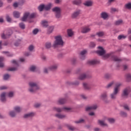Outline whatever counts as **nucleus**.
Here are the masks:
<instances>
[{"label":"nucleus","mask_w":131,"mask_h":131,"mask_svg":"<svg viewBox=\"0 0 131 131\" xmlns=\"http://www.w3.org/2000/svg\"><path fill=\"white\" fill-rule=\"evenodd\" d=\"M121 86V83H118L116 84V86L114 88L113 93L110 94V97L112 100H116V98L117 97V94L119 93V88Z\"/></svg>","instance_id":"f257e3e1"},{"label":"nucleus","mask_w":131,"mask_h":131,"mask_svg":"<svg viewBox=\"0 0 131 131\" xmlns=\"http://www.w3.org/2000/svg\"><path fill=\"white\" fill-rule=\"evenodd\" d=\"M55 40L53 44V48H58L59 46L63 47L64 46V41L62 39V37L60 35L55 37Z\"/></svg>","instance_id":"f03ea898"},{"label":"nucleus","mask_w":131,"mask_h":131,"mask_svg":"<svg viewBox=\"0 0 131 131\" xmlns=\"http://www.w3.org/2000/svg\"><path fill=\"white\" fill-rule=\"evenodd\" d=\"M29 91L30 93H35L36 91L39 90V85L38 83L35 82H30L29 83Z\"/></svg>","instance_id":"7ed1b4c3"},{"label":"nucleus","mask_w":131,"mask_h":131,"mask_svg":"<svg viewBox=\"0 0 131 131\" xmlns=\"http://www.w3.org/2000/svg\"><path fill=\"white\" fill-rule=\"evenodd\" d=\"M36 17V13H30L29 12H25L24 14L23 17L21 18V20L24 22L27 21V18L29 19H33V18H35Z\"/></svg>","instance_id":"20e7f679"},{"label":"nucleus","mask_w":131,"mask_h":131,"mask_svg":"<svg viewBox=\"0 0 131 131\" xmlns=\"http://www.w3.org/2000/svg\"><path fill=\"white\" fill-rule=\"evenodd\" d=\"M131 92V89L130 87H127L125 88L122 94L123 98H127V96H128L129 93Z\"/></svg>","instance_id":"39448f33"},{"label":"nucleus","mask_w":131,"mask_h":131,"mask_svg":"<svg viewBox=\"0 0 131 131\" xmlns=\"http://www.w3.org/2000/svg\"><path fill=\"white\" fill-rule=\"evenodd\" d=\"M98 51H97V54L99 55V56H104L106 54V51L104 50V48L102 47H98Z\"/></svg>","instance_id":"423d86ee"},{"label":"nucleus","mask_w":131,"mask_h":131,"mask_svg":"<svg viewBox=\"0 0 131 131\" xmlns=\"http://www.w3.org/2000/svg\"><path fill=\"white\" fill-rule=\"evenodd\" d=\"M58 68V64H54L48 68L44 69V73H48L49 70H56Z\"/></svg>","instance_id":"0eeeda50"},{"label":"nucleus","mask_w":131,"mask_h":131,"mask_svg":"<svg viewBox=\"0 0 131 131\" xmlns=\"http://www.w3.org/2000/svg\"><path fill=\"white\" fill-rule=\"evenodd\" d=\"M79 15H80V10H77L72 14L71 17L73 19H77L79 17Z\"/></svg>","instance_id":"6e6552de"},{"label":"nucleus","mask_w":131,"mask_h":131,"mask_svg":"<svg viewBox=\"0 0 131 131\" xmlns=\"http://www.w3.org/2000/svg\"><path fill=\"white\" fill-rule=\"evenodd\" d=\"M63 110L65 111H70L71 108L69 107H64L63 108H61L59 107L53 108V110H54V111H56L57 112H62V111H63Z\"/></svg>","instance_id":"1a4fd4ad"},{"label":"nucleus","mask_w":131,"mask_h":131,"mask_svg":"<svg viewBox=\"0 0 131 131\" xmlns=\"http://www.w3.org/2000/svg\"><path fill=\"white\" fill-rule=\"evenodd\" d=\"M12 33H13V31H12L11 30H9L8 31L6 35H5L4 34H3L2 35V38L4 39L8 38L9 36H10V35H12Z\"/></svg>","instance_id":"9d476101"},{"label":"nucleus","mask_w":131,"mask_h":131,"mask_svg":"<svg viewBox=\"0 0 131 131\" xmlns=\"http://www.w3.org/2000/svg\"><path fill=\"white\" fill-rule=\"evenodd\" d=\"M91 31V28L89 27H84L82 28V30L81 32L82 33H88V32H90Z\"/></svg>","instance_id":"9b49d317"},{"label":"nucleus","mask_w":131,"mask_h":131,"mask_svg":"<svg viewBox=\"0 0 131 131\" xmlns=\"http://www.w3.org/2000/svg\"><path fill=\"white\" fill-rule=\"evenodd\" d=\"M35 115V113L33 112H31L28 114H26L24 116V118H30L31 117H33Z\"/></svg>","instance_id":"f8f14e48"},{"label":"nucleus","mask_w":131,"mask_h":131,"mask_svg":"<svg viewBox=\"0 0 131 131\" xmlns=\"http://www.w3.org/2000/svg\"><path fill=\"white\" fill-rule=\"evenodd\" d=\"M25 3V1L24 0H21L18 3H14L13 4V7L14 8H17L18 6H23V5Z\"/></svg>","instance_id":"ddd939ff"},{"label":"nucleus","mask_w":131,"mask_h":131,"mask_svg":"<svg viewBox=\"0 0 131 131\" xmlns=\"http://www.w3.org/2000/svg\"><path fill=\"white\" fill-rule=\"evenodd\" d=\"M101 17L102 18L103 20H106L108 18V17H109V15H108V13L105 12H103L100 14Z\"/></svg>","instance_id":"4468645a"},{"label":"nucleus","mask_w":131,"mask_h":131,"mask_svg":"<svg viewBox=\"0 0 131 131\" xmlns=\"http://www.w3.org/2000/svg\"><path fill=\"white\" fill-rule=\"evenodd\" d=\"M97 105H94L91 106H88L85 108L86 111H91V110H96L97 109Z\"/></svg>","instance_id":"2eb2a0df"},{"label":"nucleus","mask_w":131,"mask_h":131,"mask_svg":"<svg viewBox=\"0 0 131 131\" xmlns=\"http://www.w3.org/2000/svg\"><path fill=\"white\" fill-rule=\"evenodd\" d=\"M104 34L103 32H98L96 33V35H91V37H95V35H97L99 37H102V36H103Z\"/></svg>","instance_id":"dca6fc26"},{"label":"nucleus","mask_w":131,"mask_h":131,"mask_svg":"<svg viewBox=\"0 0 131 131\" xmlns=\"http://www.w3.org/2000/svg\"><path fill=\"white\" fill-rule=\"evenodd\" d=\"M125 79H126V81H127L128 82H129L130 81H131V74L130 73H128L126 74L125 75Z\"/></svg>","instance_id":"f3484780"},{"label":"nucleus","mask_w":131,"mask_h":131,"mask_svg":"<svg viewBox=\"0 0 131 131\" xmlns=\"http://www.w3.org/2000/svg\"><path fill=\"white\" fill-rule=\"evenodd\" d=\"M20 14L21 13L18 11H15L13 13V17H14V18H20Z\"/></svg>","instance_id":"a211bd4d"},{"label":"nucleus","mask_w":131,"mask_h":131,"mask_svg":"<svg viewBox=\"0 0 131 131\" xmlns=\"http://www.w3.org/2000/svg\"><path fill=\"white\" fill-rule=\"evenodd\" d=\"M53 12H54L55 14L61 12V8L60 7H54L52 9Z\"/></svg>","instance_id":"6ab92c4d"},{"label":"nucleus","mask_w":131,"mask_h":131,"mask_svg":"<svg viewBox=\"0 0 131 131\" xmlns=\"http://www.w3.org/2000/svg\"><path fill=\"white\" fill-rule=\"evenodd\" d=\"M117 83H116V82H115V81H113L111 82L110 83H108L107 85V86H106V89H110V88H111L112 86V85H114V84H115L116 86Z\"/></svg>","instance_id":"aec40b11"},{"label":"nucleus","mask_w":131,"mask_h":131,"mask_svg":"<svg viewBox=\"0 0 131 131\" xmlns=\"http://www.w3.org/2000/svg\"><path fill=\"white\" fill-rule=\"evenodd\" d=\"M98 63H99V61L97 60H90L88 61V64L90 65H95V64H98Z\"/></svg>","instance_id":"412c9836"},{"label":"nucleus","mask_w":131,"mask_h":131,"mask_svg":"<svg viewBox=\"0 0 131 131\" xmlns=\"http://www.w3.org/2000/svg\"><path fill=\"white\" fill-rule=\"evenodd\" d=\"M112 59L113 61H115V62H121V61H122V59H121V58H120L115 56H113Z\"/></svg>","instance_id":"4be33fe9"},{"label":"nucleus","mask_w":131,"mask_h":131,"mask_svg":"<svg viewBox=\"0 0 131 131\" xmlns=\"http://www.w3.org/2000/svg\"><path fill=\"white\" fill-rule=\"evenodd\" d=\"M55 117L59 118V119H63V118H65L66 117V115H62L60 114H57L55 115Z\"/></svg>","instance_id":"5701e85b"},{"label":"nucleus","mask_w":131,"mask_h":131,"mask_svg":"<svg viewBox=\"0 0 131 131\" xmlns=\"http://www.w3.org/2000/svg\"><path fill=\"white\" fill-rule=\"evenodd\" d=\"M98 123L101 126H108V125L106 123H105V121L103 120H99Z\"/></svg>","instance_id":"b1692460"},{"label":"nucleus","mask_w":131,"mask_h":131,"mask_svg":"<svg viewBox=\"0 0 131 131\" xmlns=\"http://www.w3.org/2000/svg\"><path fill=\"white\" fill-rule=\"evenodd\" d=\"M54 31V26H50L48 27L47 30L48 34H51L52 32Z\"/></svg>","instance_id":"393cba45"},{"label":"nucleus","mask_w":131,"mask_h":131,"mask_svg":"<svg viewBox=\"0 0 131 131\" xmlns=\"http://www.w3.org/2000/svg\"><path fill=\"white\" fill-rule=\"evenodd\" d=\"M107 97H108V95L107 94V92L103 93L102 94H101V95L100 96V98L102 100H104L105 99H107Z\"/></svg>","instance_id":"a878e982"},{"label":"nucleus","mask_w":131,"mask_h":131,"mask_svg":"<svg viewBox=\"0 0 131 131\" xmlns=\"http://www.w3.org/2000/svg\"><path fill=\"white\" fill-rule=\"evenodd\" d=\"M53 6V4L49 3L47 5H45V10L46 11H49L51 9V8Z\"/></svg>","instance_id":"bb28decb"},{"label":"nucleus","mask_w":131,"mask_h":131,"mask_svg":"<svg viewBox=\"0 0 131 131\" xmlns=\"http://www.w3.org/2000/svg\"><path fill=\"white\" fill-rule=\"evenodd\" d=\"M124 8L126 10H131V2H128V3L125 4Z\"/></svg>","instance_id":"cd10ccee"},{"label":"nucleus","mask_w":131,"mask_h":131,"mask_svg":"<svg viewBox=\"0 0 131 131\" xmlns=\"http://www.w3.org/2000/svg\"><path fill=\"white\" fill-rule=\"evenodd\" d=\"M66 103V99L64 98H60L58 101V103L60 105H62V104H65Z\"/></svg>","instance_id":"c85d7f7f"},{"label":"nucleus","mask_w":131,"mask_h":131,"mask_svg":"<svg viewBox=\"0 0 131 131\" xmlns=\"http://www.w3.org/2000/svg\"><path fill=\"white\" fill-rule=\"evenodd\" d=\"M1 100L2 102H5V101H6V93L4 92L2 93L1 95Z\"/></svg>","instance_id":"c756f323"},{"label":"nucleus","mask_w":131,"mask_h":131,"mask_svg":"<svg viewBox=\"0 0 131 131\" xmlns=\"http://www.w3.org/2000/svg\"><path fill=\"white\" fill-rule=\"evenodd\" d=\"M86 77V74H85V73H83L79 76V79H80V80H83V79H85Z\"/></svg>","instance_id":"7c9ffc66"},{"label":"nucleus","mask_w":131,"mask_h":131,"mask_svg":"<svg viewBox=\"0 0 131 131\" xmlns=\"http://www.w3.org/2000/svg\"><path fill=\"white\" fill-rule=\"evenodd\" d=\"M85 54H86V51L83 50L80 53V56H81V59H84V56H85Z\"/></svg>","instance_id":"2f4dec72"},{"label":"nucleus","mask_w":131,"mask_h":131,"mask_svg":"<svg viewBox=\"0 0 131 131\" xmlns=\"http://www.w3.org/2000/svg\"><path fill=\"white\" fill-rule=\"evenodd\" d=\"M84 5L86 7H91L93 5V2L92 1H86L84 3Z\"/></svg>","instance_id":"473e14b6"},{"label":"nucleus","mask_w":131,"mask_h":131,"mask_svg":"<svg viewBox=\"0 0 131 131\" xmlns=\"http://www.w3.org/2000/svg\"><path fill=\"white\" fill-rule=\"evenodd\" d=\"M14 110L15 111H16V112H17V113H19L22 111V108L20 107V106H15L14 107Z\"/></svg>","instance_id":"72a5a7b5"},{"label":"nucleus","mask_w":131,"mask_h":131,"mask_svg":"<svg viewBox=\"0 0 131 131\" xmlns=\"http://www.w3.org/2000/svg\"><path fill=\"white\" fill-rule=\"evenodd\" d=\"M83 86L85 90H90V89H91V86H90V85L88 84V83H83Z\"/></svg>","instance_id":"f704fd0d"},{"label":"nucleus","mask_w":131,"mask_h":131,"mask_svg":"<svg viewBox=\"0 0 131 131\" xmlns=\"http://www.w3.org/2000/svg\"><path fill=\"white\" fill-rule=\"evenodd\" d=\"M41 25L44 27H47L49 25V23L47 20H43L41 22Z\"/></svg>","instance_id":"c9c22d12"},{"label":"nucleus","mask_w":131,"mask_h":131,"mask_svg":"<svg viewBox=\"0 0 131 131\" xmlns=\"http://www.w3.org/2000/svg\"><path fill=\"white\" fill-rule=\"evenodd\" d=\"M46 49H50L52 47V43L51 42H47L45 43Z\"/></svg>","instance_id":"e433bc0d"},{"label":"nucleus","mask_w":131,"mask_h":131,"mask_svg":"<svg viewBox=\"0 0 131 131\" xmlns=\"http://www.w3.org/2000/svg\"><path fill=\"white\" fill-rule=\"evenodd\" d=\"M122 23H123V21H122V20L120 19V20L116 21L115 23V24L116 25L118 26V25H121V24H122Z\"/></svg>","instance_id":"4c0bfd02"},{"label":"nucleus","mask_w":131,"mask_h":131,"mask_svg":"<svg viewBox=\"0 0 131 131\" xmlns=\"http://www.w3.org/2000/svg\"><path fill=\"white\" fill-rule=\"evenodd\" d=\"M55 15L56 19H60V18H62V16L61 15V12L55 13Z\"/></svg>","instance_id":"58836bf2"},{"label":"nucleus","mask_w":131,"mask_h":131,"mask_svg":"<svg viewBox=\"0 0 131 131\" xmlns=\"http://www.w3.org/2000/svg\"><path fill=\"white\" fill-rule=\"evenodd\" d=\"M68 34L69 36H72V35H73V31H72V30L71 29L68 30Z\"/></svg>","instance_id":"ea45409f"},{"label":"nucleus","mask_w":131,"mask_h":131,"mask_svg":"<svg viewBox=\"0 0 131 131\" xmlns=\"http://www.w3.org/2000/svg\"><path fill=\"white\" fill-rule=\"evenodd\" d=\"M119 10L117 8H111V13H115V12H118Z\"/></svg>","instance_id":"a19ab883"},{"label":"nucleus","mask_w":131,"mask_h":131,"mask_svg":"<svg viewBox=\"0 0 131 131\" xmlns=\"http://www.w3.org/2000/svg\"><path fill=\"white\" fill-rule=\"evenodd\" d=\"M73 4L74 5H80V4H81V0H75L73 1Z\"/></svg>","instance_id":"79ce46f5"},{"label":"nucleus","mask_w":131,"mask_h":131,"mask_svg":"<svg viewBox=\"0 0 131 131\" xmlns=\"http://www.w3.org/2000/svg\"><path fill=\"white\" fill-rule=\"evenodd\" d=\"M39 11L40 12L42 11V10H43V9H45V5H40L38 8Z\"/></svg>","instance_id":"37998d69"},{"label":"nucleus","mask_w":131,"mask_h":131,"mask_svg":"<svg viewBox=\"0 0 131 131\" xmlns=\"http://www.w3.org/2000/svg\"><path fill=\"white\" fill-rule=\"evenodd\" d=\"M9 115L11 117H15V116H16V113L15 112L11 111L9 112Z\"/></svg>","instance_id":"c03bdc74"},{"label":"nucleus","mask_w":131,"mask_h":131,"mask_svg":"<svg viewBox=\"0 0 131 131\" xmlns=\"http://www.w3.org/2000/svg\"><path fill=\"white\" fill-rule=\"evenodd\" d=\"M107 121H108V122H110V123H114V122H115V119L112 118H110L107 119Z\"/></svg>","instance_id":"a18cd8bd"},{"label":"nucleus","mask_w":131,"mask_h":131,"mask_svg":"<svg viewBox=\"0 0 131 131\" xmlns=\"http://www.w3.org/2000/svg\"><path fill=\"white\" fill-rule=\"evenodd\" d=\"M11 77V76L8 74L4 75V80H7V79H9Z\"/></svg>","instance_id":"49530a36"},{"label":"nucleus","mask_w":131,"mask_h":131,"mask_svg":"<svg viewBox=\"0 0 131 131\" xmlns=\"http://www.w3.org/2000/svg\"><path fill=\"white\" fill-rule=\"evenodd\" d=\"M36 70V67H35V66H32L30 68V71H32V72H34V71H35Z\"/></svg>","instance_id":"de8ad7c7"},{"label":"nucleus","mask_w":131,"mask_h":131,"mask_svg":"<svg viewBox=\"0 0 131 131\" xmlns=\"http://www.w3.org/2000/svg\"><path fill=\"white\" fill-rule=\"evenodd\" d=\"M18 68H9L8 69V71H17Z\"/></svg>","instance_id":"09e8293b"},{"label":"nucleus","mask_w":131,"mask_h":131,"mask_svg":"<svg viewBox=\"0 0 131 131\" xmlns=\"http://www.w3.org/2000/svg\"><path fill=\"white\" fill-rule=\"evenodd\" d=\"M4 61V57H0V68H3L4 67V63H2Z\"/></svg>","instance_id":"8fccbe9b"},{"label":"nucleus","mask_w":131,"mask_h":131,"mask_svg":"<svg viewBox=\"0 0 131 131\" xmlns=\"http://www.w3.org/2000/svg\"><path fill=\"white\" fill-rule=\"evenodd\" d=\"M126 38V36L123 35H120L118 36V39L120 40V39H124Z\"/></svg>","instance_id":"3c124183"},{"label":"nucleus","mask_w":131,"mask_h":131,"mask_svg":"<svg viewBox=\"0 0 131 131\" xmlns=\"http://www.w3.org/2000/svg\"><path fill=\"white\" fill-rule=\"evenodd\" d=\"M68 128H69V129H70V130H75V129H76V128L70 125H68Z\"/></svg>","instance_id":"603ef678"},{"label":"nucleus","mask_w":131,"mask_h":131,"mask_svg":"<svg viewBox=\"0 0 131 131\" xmlns=\"http://www.w3.org/2000/svg\"><path fill=\"white\" fill-rule=\"evenodd\" d=\"M28 50L30 52H33V50H34V46L30 45L28 48Z\"/></svg>","instance_id":"864d4df0"},{"label":"nucleus","mask_w":131,"mask_h":131,"mask_svg":"<svg viewBox=\"0 0 131 131\" xmlns=\"http://www.w3.org/2000/svg\"><path fill=\"white\" fill-rule=\"evenodd\" d=\"M111 56V53H107V54H104L103 55L104 58L105 59H107V58H109Z\"/></svg>","instance_id":"5fc2aeb1"},{"label":"nucleus","mask_w":131,"mask_h":131,"mask_svg":"<svg viewBox=\"0 0 131 131\" xmlns=\"http://www.w3.org/2000/svg\"><path fill=\"white\" fill-rule=\"evenodd\" d=\"M19 27L21 28V29H25V25L23 24V23H20Z\"/></svg>","instance_id":"6e6d98bb"},{"label":"nucleus","mask_w":131,"mask_h":131,"mask_svg":"<svg viewBox=\"0 0 131 131\" xmlns=\"http://www.w3.org/2000/svg\"><path fill=\"white\" fill-rule=\"evenodd\" d=\"M84 122V120L81 119L79 120L78 121H77L75 122L76 123H83Z\"/></svg>","instance_id":"4d7b16f0"},{"label":"nucleus","mask_w":131,"mask_h":131,"mask_svg":"<svg viewBox=\"0 0 131 131\" xmlns=\"http://www.w3.org/2000/svg\"><path fill=\"white\" fill-rule=\"evenodd\" d=\"M121 115L123 116V117H126L127 116V114L124 112H121Z\"/></svg>","instance_id":"13d9d810"},{"label":"nucleus","mask_w":131,"mask_h":131,"mask_svg":"<svg viewBox=\"0 0 131 131\" xmlns=\"http://www.w3.org/2000/svg\"><path fill=\"white\" fill-rule=\"evenodd\" d=\"M90 47V48H95V47H96V43L93 42H91Z\"/></svg>","instance_id":"bf43d9fd"},{"label":"nucleus","mask_w":131,"mask_h":131,"mask_svg":"<svg viewBox=\"0 0 131 131\" xmlns=\"http://www.w3.org/2000/svg\"><path fill=\"white\" fill-rule=\"evenodd\" d=\"M6 19L8 22H11L12 21V18L9 15L6 16Z\"/></svg>","instance_id":"052dcab7"},{"label":"nucleus","mask_w":131,"mask_h":131,"mask_svg":"<svg viewBox=\"0 0 131 131\" xmlns=\"http://www.w3.org/2000/svg\"><path fill=\"white\" fill-rule=\"evenodd\" d=\"M124 107V108L125 110H127V111H129L130 110V108H129V107H128V105H124L123 106Z\"/></svg>","instance_id":"680f3d73"},{"label":"nucleus","mask_w":131,"mask_h":131,"mask_svg":"<svg viewBox=\"0 0 131 131\" xmlns=\"http://www.w3.org/2000/svg\"><path fill=\"white\" fill-rule=\"evenodd\" d=\"M104 77L105 78H106V79H108V78H110V77H111V75H110V74H106L104 75Z\"/></svg>","instance_id":"e2e57ef3"},{"label":"nucleus","mask_w":131,"mask_h":131,"mask_svg":"<svg viewBox=\"0 0 131 131\" xmlns=\"http://www.w3.org/2000/svg\"><path fill=\"white\" fill-rule=\"evenodd\" d=\"M3 54H5L8 57H12V55L11 54H10V53L8 52H3Z\"/></svg>","instance_id":"0e129e2a"},{"label":"nucleus","mask_w":131,"mask_h":131,"mask_svg":"<svg viewBox=\"0 0 131 131\" xmlns=\"http://www.w3.org/2000/svg\"><path fill=\"white\" fill-rule=\"evenodd\" d=\"M14 96V93H13L12 92H9L8 93V97H9V98H12V97H13Z\"/></svg>","instance_id":"69168bd1"},{"label":"nucleus","mask_w":131,"mask_h":131,"mask_svg":"<svg viewBox=\"0 0 131 131\" xmlns=\"http://www.w3.org/2000/svg\"><path fill=\"white\" fill-rule=\"evenodd\" d=\"M12 63L13 64H15L16 66H19V64L18 63V62L15 60H12Z\"/></svg>","instance_id":"338daca9"},{"label":"nucleus","mask_w":131,"mask_h":131,"mask_svg":"<svg viewBox=\"0 0 131 131\" xmlns=\"http://www.w3.org/2000/svg\"><path fill=\"white\" fill-rule=\"evenodd\" d=\"M38 32V29H35L33 31V34H37V33Z\"/></svg>","instance_id":"774afa93"}]
</instances>
